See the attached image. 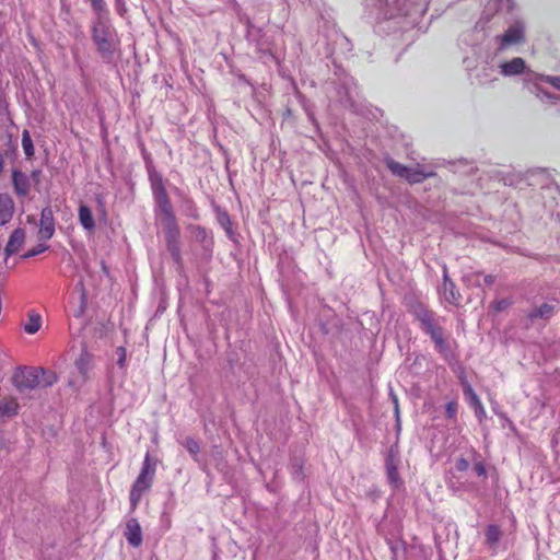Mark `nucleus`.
Instances as JSON below:
<instances>
[{
    "instance_id": "obj_33",
    "label": "nucleus",
    "mask_w": 560,
    "mask_h": 560,
    "mask_svg": "<svg viewBox=\"0 0 560 560\" xmlns=\"http://www.w3.org/2000/svg\"><path fill=\"white\" fill-rule=\"evenodd\" d=\"M296 97L301 104V106L303 107V109L305 110L308 119L312 121V122H315V118H314V114H313V110H312V106L310 104V102L306 100V97L301 94L300 92H296Z\"/></svg>"
},
{
    "instance_id": "obj_39",
    "label": "nucleus",
    "mask_w": 560,
    "mask_h": 560,
    "mask_svg": "<svg viewBox=\"0 0 560 560\" xmlns=\"http://www.w3.org/2000/svg\"><path fill=\"white\" fill-rule=\"evenodd\" d=\"M512 304V301L509 299H502L497 302H494V310L497 312H502L506 310Z\"/></svg>"
},
{
    "instance_id": "obj_4",
    "label": "nucleus",
    "mask_w": 560,
    "mask_h": 560,
    "mask_svg": "<svg viewBox=\"0 0 560 560\" xmlns=\"http://www.w3.org/2000/svg\"><path fill=\"white\" fill-rule=\"evenodd\" d=\"M158 459L147 453L139 476L133 482L130 490V505L131 510H136L142 494L148 491L152 483L156 471Z\"/></svg>"
},
{
    "instance_id": "obj_5",
    "label": "nucleus",
    "mask_w": 560,
    "mask_h": 560,
    "mask_svg": "<svg viewBox=\"0 0 560 560\" xmlns=\"http://www.w3.org/2000/svg\"><path fill=\"white\" fill-rule=\"evenodd\" d=\"M148 168V177L152 189V195L156 208V213L165 212L173 210V206L171 199L167 195L166 188L164 186L163 176L160 172H158L152 163L150 162L147 166Z\"/></svg>"
},
{
    "instance_id": "obj_36",
    "label": "nucleus",
    "mask_w": 560,
    "mask_h": 560,
    "mask_svg": "<svg viewBox=\"0 0 560 560\" xmlns=\"http://www.w3.org/2000/svg\"><path fill=\"white\" fill-rule=\"evenodd\" d=\"M115 354L117 357V365L120 368V369H125L126 368V359H127V352H126V348L125 347H118L115 351Z\"/></svg>"
},
{
    "instance_id": "obj_1",
    "label": "nucleus",
    "mask_w": 560,
    "mask_h": 560,
    "mask_svg": "<svg viewBox=\"0 0 560 560\" xmlns=\"http://www.w3.org/2000/svg\"><path fill=\"white\" fill-rule=\"evenodd\" d=\"M408 312L418 322L419 328L423 334L430 337L434 349L445 359L451 360L454 357L448 335L443 327L445 318L438 315L419 301H412L408 305Z\"/></svg>"
},
{
    "instance_id": "obj_44",
    "label": "nucleus",
    "mask_w": 560,
    "mask_h": 560,
    "mask_svg": "<svg viewBox=\"0 0 560 560\" xmlns=\"http://www.w3.org/2000/svg\"><path fill=\"white\" fill-rule=\"evenodd\" d=\"M186 203H187V209H188V211H189L190 215H191L192 218H195V219H198L197 208H196V206H195L194 201H192V200H190V199H188V200L186 201Z\"/></svg>"
},
{
    "instance_id": "obj_10",
    "label": "nucleus",
    "mask_w": 560,
    "mask_h": 560,
    "mask_svg": "<svg viewBox=\"0 0 560 560\" xmlns=\"http://www.w3.org/2000/svg\"><path fill=\"white\" fill-rule=\"evenodd\" d=\"M188 229L195 241L201 244L202 248L206 252L211 253L214 245L211 232H209L206 228L201 225H189Z\"/></svg>"
},
{
    "instance_id": "obj_41",
    "label": "nucleus",
    "mask_w": 560,
    "mask_h": 560,
    "mask_svg": "<svg viewBox=\"0 0 560 560\" xmlns=\"http://www.w3.org/2000/svg\"><path fill=\"white\" fill-rule=\"evenodd\" d=\"M468 467H469V462L464 457H460L455 462V468L458 471H466L468 469Z\"/></svg>"
},
{
    "instance_id": "obj_20",
    "label": "nucleus",
    "mask_w": 560,
    "mask_h": 560,
    "mask_svg": "<svg viewBox=\"0 0 560 560\" xmlns=\"http://www.w3.org/2000/svg\"><path fill=\"white\" fill-rule=\"evenodd\" d=\"M486 545H488L491 549H497L498 542L502 537L501 528L495 524H490L486 528Z\"/></svg>"
},
{
    "instance_id": "obj_21",
    "label": "nucleus",
    "mask_w": 560,
    "mask_h": 560,
    "mask_svg": "<svg viewBox=\"0 0 560 560\" xmlns=\"http://www.w3.org/2000/svg\"><path fill=\"white\" fill-rule=\"evenodd\" d=\"M435 176L434 172H425L422 168H408L405 179L410 184H419L424 179Z\"/></svg>"
},
{
    "instance_id": "obj_17",
    "label": "nucleus",
    "mask_w": 560,
    "mask_h": 560,
    "mask_svg": "<svg viewBox=\"0 0 560 560\" xmlns=\"http://www.w3.org/2000/svg\"><path fill=\"white\" fill-rule=\"evenodd\" d=\"M14 202L8 194H0V226L7 224L13 217Z\"/></svg>"
},
{
    "instance_id": "obj_15",
    "label": "nucleus",
    "mask_w": 560,
    "mask_h": 560,
    "mask_svg": "<svg viewBox=\"0 0 560 560\" xmlns=\"http://www.w3.org/2000/svg\"><path fill=\"white\" fill-rule=\"evenodd\" d=\"M25 240V232L23 229H15L9 237L5 245L4 253L7 256H12L19 252Z\"/></svg>"
},
{
    "instance_id": "obj_31",
    "label": "nucleus",
    "mask_w": 560,
    "mask_h": 560,
    "mask_svg": "<svg viewBox=\"0 0 560 560\" xmlns=\"http://www.w3.org/2000/svg\"><path fill=\"white\" fill-rule=\"evenodd\" d=\"M386 165L394 175L405 179L409 167L394 160H388Z\"/></svg>"
},
{
    "instance_id": "obj_45",
    "label": "nucleus",
    "mask_w": 560,
    "mask_h": 560,
    "mask_svg": "<svg viewBox=\"0 0 560 560\" xmlns=\"http://www.w3.org/2000/svg\"><path fill=\"white\" fill-rule=\"evenodd\" d=\"M395 413H396V428H397V434L400 432V419H399V408H398V400L395 399Z\"/></svg>"
},
{
    "instance_id": "obj_8",
    "label": "nucleus",
    "mask_w": 560,
    "mask_h": 560,
    "mask_svg": "<svg viewBox=\"0 0 560 560\" xmlns=\"http://www.w3.org/2000/svg\"><path fill=\"white\" fill-rule=\"evenodd\" d=\"M558 308L556 300L545 301L540 304H534L527 312L526 318L530 325L546 324L553 317Z\"/></svg>"
},
{
    "instance_id": "obj_9",
    "label": "nucleus",
    "mask_w": 560,
    "mask_h": 560,
    "mask_svg": "<svg viewBox=\"0 0 560 560\" xmlns=\"http://www.w3.org/2000/svg\"><path fill=\"white\" fill-rule=\"evenodd\" d=\"M55 233L54 212L50 207H45L40 212L38 238L39 241H48Z\"/></svg>"
},
{
    "instance_id": "obj_23",
    "label": "nucleus",
    "mask_w": 560,
    "mask_h": 560,
    "mask_svg": "<svg viewBox=\"0 0 560 560\" xmlns=\"http://www.w3.org/2000/svg\"><path fill=\"white\" fill-rule=\"evenodd\" d=\"M462 386L464 396L471 408H475L482 404L468 381L462 380Z\"/></svg>"
},
{
    "instance_id": "obj_12",
    "label": "nucleus",
    "mask_w": 560,
    "mask_h": 560,
    "mask_svg": "<svg viewBox=\"0 0 560 560\" xmlns=\"http://www.w3.org/2000/svg\"><path fill=\"white\" fill-rule=\"evenodd\" d=\"M400 464V458H386L385 457V470L388 483L397 489L402 486V480L398 474V466Z\"/></svg>"
},
{
    "instance_id": "obj_43",
    "label": "nucleus",
    "mask_w": 560,
    "mask_h": 560,
    "mask_svg": "<svg viewBox=\"0 0 560 560\" xmlns=\"http://www.w3.org/2000/svg\"><path fill=\"white\" fill-rule=\"evenodd\" d=\"M474 470L478 476L486 477L487 475L486 466L482 462L476 463L474 466Z\"/></svg>"
},
{
    "instance_id": "obj_30",
    "label": "nucleus",
    "mask_w": 560,
    "mask_h": 560,
    "mask_svg": "<svg viewBox=\"0 0 560 560\" xmlns=\"http://www.w3.org/2000/svg\"><path fill=\"white\" fill-rule=\"evenodd\" d=\"M393 560H405L406 546L404 541H389Z\"/></svg>"
},
{
    "instance_id": "obj_7",
    "label": "nucleus",
    "mask_w": 560,
    "mask_h": 560,
    "mask_svg": "<svg viewBox=\"0 0 560 560\" xmlns=\"http://www.w3.org/2000/svg\"><path fill=\"white\" fill-rule=\"evenodd\" d=\"M43 368H20L12 380L19 392L32 390L39 387V375Z\"/></svg>"
},
{
    "instance_id": "obj_50",
    "label": "nucleus",
    "mask_w": 560,
    "mask_h": 560,
    "mask_svg": "<svg viewBox=\"0 0 560 560\" xmlns=\"http://www.w3.org/2000/svg\"><path fill=\"white\" fill-rule=\"evenodd\" d=\"M285 115L290 116L291 115V109L288 108L287 112H285Z\"/></svg>"
},
{
    "instance_id": "obj_47",
    "label": "nucleus",
    "mask_w": 560,
    "mask_h": 560,
    "mask_svg": "<svg viewBox=\"0 0 560 560\" xmlns=\"http://www.w3.org/2000/svg\"><path fill=\"white\" fill-rule=\"evenodd\" d=\"M495 281V277L492 275H487L483 277V282L486 285H492Z\"/></svg>"
},
{
    "instance_id": "obj_2",
    "label": "nucleus",
    "mask_w": 560,
    "mask_h": 560,
    "mask_svg": "<svg viewBox=\"0 0 560 560\" xmlns=\"http://www.w3.org/2000/svg\"><path fill=\"white\" fill-rule=\"evenodd\" d=\"M91 38L102 60L105 63L114 62L115 54L119 50L120 40L117 31L109 21V15L92 20Z\"/></svg>"
},
{
    "instance_id": "obj_25",
    "label": "nucleus",
    "mask_w": 560,
    "mask_h": 560,
    "mask_svg": "<svg viewBox=\"0 0 560 560\" xmlns=\"http://www.w3.org/2000/svg\"><path fill=\"white\" fill-rule=\"evenodd\" d=\"M42 327V317L37 313H32L28 315V320L24 324L25 332L30 335L36 334Z\"/></svg>"
},
{
    "instance_id": "obj_49",
    "label": "nucleus",
    "mask_w": 560,
    "mask_h": 560,
    "mask_svg": "<svg viewBox=\"0 0 560 560\" xmlns=\"http://www.w3.org/2000/svg\"><path fill=\"white\" fill-rule=\"evenodd\" d=\"M2 168H3V158L0 154V172L2 171Z\"/></svg>"
},
{
    "instance_id": "obj_52",
    "label": "nucleus",
    "mask_w": 560,
    "mask_h": 560,
    "mask_svg": "<svg viewBox=\"0 0 560 560\" xmlns=\"http://www.w3.org/2000/svg\"><path fill=\"white\" fill-rule=\"evenodd\" d=\"M502 418L505 419V421H509V418H506L504 415H501Z\"/></svg>"
},
{
    "instance_id": "obj_3",
    "label": "nucleus",
    "mask_w": 560,
    "mask_h": 560,
    "mask_svg": "<svg viewBox=\"0 0 560 560\" xmlns=\"http://www.w3.org/2000/svg\"><path fill=\"white\" fill-rule=\"evenodd\" d=\"M164 231L166 248L176 265V270L182 273L184 271V260L180 250V230L175 217L174 210L156 213Z\"/></svg>"
},
{
    "instance_id": "obj_28",
    "label": "nucleus",
    "mask_w": 560,
    "mask_h": 560,
    "mask_svg": "<svg viewBox=\"0 0 560 560\" xmlns=\"http://www.w3.org/2000/svg\"><path fill=\"white\" fill-rule=\"evenodd\" d=\"M303 460L301 458H293L290 464L291 475L294 480L302 481L305 477L303 471Z\"/></svg>"
},
{
    "instance_id": "obj_16",
    "label": "nucleus",
    "mask_w": 560,
    "mask_h": 560,
    "mask_svg": "<svg viewBox=\"0 0 560 560\" xmlns=\"http://www.w3.org/2000/svg\"><path fill=\"white\" fill-rule=\"evenodd\" d=\"M525 67V60L521 57H515L510 61L503 62L500 66V72L505 77L517 75L524 72Z\"/></svg>"
},
{
    "instance_id": "obj_34",
    "label": "nucleus",
    "mask_w": 560,
    "mask_h": 560,
    "mask_svg": "<svg viewBox=\"0 0 560 560\" xmlns=\"http://www.w3.org/2000/svg\"><path fill=\"white\" fill-rule=\"evenodd\" d=\"M22 147L26 156H32L34 154L33 142L27 131L23 132Z\"/></svg>"
},
{
    "instance_id": "obj_24",
    "label": "nucleus",
    "mask_w": 560,
    "mask_h": 560,
    "mask_svg": "<svg viewBox=\"0 0 560 560\" xmlns=\"http://www.w3.org/2000/svg\"><path fill=\"white\" fill-rule=\"evenodd\" d=\"M19 404L13 398L0 399V416H14L18 413Z\"/></svg>"
},
{
    "instance_id": "obj_29",
    "label": "nucleus",
    "mask_w": 560,
    "mask_h": 560,
    "mask_svg": "<svg viewBox=\"0 0 560 560\" xmlns=\"http://www.w3.org/2000/svg\"><path fill=\"white\" fill-rule=\"evenodd\" d=\"M90 2L91 9L95 14V18L107 16L109 15V11L105 0H88Z\"/></svg>"
},
{
    "instance_id": "obj_38",
    "label": "nucleus",
    "mask_w": 560,
    "mask_h": 560,
    "mask_svg": "<svg viewBox=\"0 0 560 560\" xmlns=\"http://www.w3.org/2000/svg\"><path fill=\"white\" fill-rule=\"evenodd\" d=\"M386 458H400V452H399V443L398 439L394 444L390 445V447L387 451Z\"/></svg>"
},
{
    "instance_id": "obj_26",
    "label": "nucleus",
    "mask_w": 560,
    "mask_h": 560,
    "mask_svg": "<svg viewBox=\"0 0 560 560\" xmlns=\"http://www.w3.org/2000/svg\"><path fill=\"white\" fill-rule=\"evenodd\" d=\"M182 445L187 450V452L191 455V457L195 460H198V454L200 452V445H199V442L197 440H195L191 436H186L183 440Z\"/></svg>"
},
{
    "instance_id": "obj_42",
    "label": "nucleus",
    "mask_w": 560,
    "mask_h": 560,
    "mask_svg": "<svg viewBox=\"0 0 560 560\" xmlns=\"http://www.w3.org/2000/svg\"><path fill=\"white\" fill-rule=\"evenodd\" d=\"M474 410H475L476 418L479 420V422H482L483 419L486 418V410L483 408V405L481 404V405L475 407Z\"/></svg>"
},
{
    "instance_id": "obj_14",
    "label": "nucleus",
    "mask_w": 560,
    "mask_h": 560,
    "mask_svg": "<svg viewBox=\"0 0 560 560\" xmlns=\"http://www.w3.org/2000/svg\"><path fill=\"white\" fill-rule=\"evenodd\" d=\"M12 184L14 191L20 197H25L31 188L30 178L19 170L12 171Z\"/></svg>"
},
{
    "instance_id": "obj_40",
    "label": "nucleus",
    "mask_w": 560,
    "mask_h": 560,
    "mask_svg": "<svg viewBox=\"0 0 560 560\" xmlns=\"http://www.w3.org/2000/svg\"><path fill=\"white\" fill-rule=\"evenodd\" d=\"M116 12L124 16L127 12L126 1L125 0H114Z\"/></svg>"
},
{
    "instance_id": "obj_35",
    "label": "nucleus",
    "mask_w": 560,
    "mask_h": 560,
    "mask_svg": "<svg viewBox=\"0 0 560 560\" xmlns=\"http://www.w3.org/2000/svg\"><path fill=\"white\" fill-rule=\"evenodd\" d=\"M458 404L455 400L445 405V416L447 419L455 420L457 417Z\"/></svg>"
},
{
    "instance_id": "obj_11",
    "label": "nucleus",
    "mask_w": 560,
    "mask_h": 560,
    "mask_svg": "<svg viewBox=\"0 0 560 560\" xmlns=\"http://www.w3.org/2000/svg\"><path fill=\"white\" fill-rule=\"evenodd\" d=\"M125 537L132 547H139L142 544V529L137 518L127 521Z\"/></svg>"
},
{
    "instance_id": "obj_32",
    "label": "nucleus",
    "mask_w": 560,
    "mask_h": 560,
    "mask_svg": "<svg viewBox=\"0 0 560 560\" xmlns=\"http://www.w3.org/2000/svg\"><path fill=\"white\" fill-rule=\"evenodd\" d=\"M57 382L56 373L43 369V373L39 375V387H50Z\"/></svg>"
},
{
    "instance_id": "obj_46",
    "label": "nucleus",
    "mask_w": 560,
    "mask_h": 560,
    "mask_svg": "<svg viewBox=\"0 0 560 560\" xmlns=\"http://www.w3.org/2000/svg\"><path fill=\"white\" fill-rule=\"evenodd\" d=\"M42 172L39 170H35L32 172L31 177L35 182V184H38L40 180Z\"/></svg>"
},
{
    "instance_id": "obj_13",
    "label": "nucleus",
    "mask_w": 560,
    "mask_h": 560,
    "mask_svg": "<svg viewBox=\"0 0 560 560\" xmlns=\"http://www.w3.org/2000/svg\"><path fill=\"white\" fill-rule=\"evenodd\" d=\"M443 294L445 300L454 305H457L462 299L459 291L456 289L455 283L451 280L447 269L444 268L443 272Z\"/></svg>"
},
{
    "instance_id": "obj_48",
    "label": "nucleus",
    "mask_w": 560,
    "mask_h": 560,
    "mask_svg": "<svg viewBox=\"0 0 560 560\" xmlns=\"http://www.w3.org/2000/svg\"><path fill=\"white\" fill-rule=\"evenodd\" d=\"M77 287H80V289H81V291H82V300H84V299H85V292H84L83 283H82V282H79V283L77 284Z\"/></svg>"
},
{
    "instance_id": "obj_51",
    "label": "nucleus",
    "mask_w": 560,
    "mask_h": 560,
    "mask_svg": "<svg viewBox=\"0 0 560 560\" xmlns=\"http://www.w3.org/2000/svg\"><path fill=\"white\" fill-rule=\"evenodd\" d=\"M217 559H218V555L214 552L213 560H217Z\"/></svg>"
},
{
    "instance_id": "obj_18",
    "label": "nucleus",
    "mask_w": 560,
    "mask_h": 560,
    "mask_svg": "<svg viewBox=\"0 0 560 560\" xmlns=\"http://www.w3.org/2000/svg\"><path fill=\"white\" fill-rule=\"evenodd\" d=\"M524 38L523 27L520 25L510 26L501 37L503 46L521 43Z\"/></svg>"
},
{
    "instance_id": "obj_27",
    "label": "nucleus",
    "mask_w": 560,
    "mask_h": 560,
    "mask_svg": "<svg viewBox=\"0 0 560 560\" xmlns=\"http://www.w3.org/2000/svg\"><path fill=\"white\" fill-rule=\"evenodd\" d=\"M546 82L550 83L553 88L560 90V77H546ZM542 101L547 100L551 103H556L557 101H560V97L551 94L549 92H542L541 97Z\"/></svg>"
},
{
    "instance_id": "obj_37",
    "label": "nucleus",
    "mask_w": 560,
    "mask_h": 560,
    "mask_svg": "<svg viewBox=\"0 0 560 560\" xmlns=\"http://www.w3.org/2000/svg\"><path fill=\"white\" fill-rule=\"evenodd\" d=\"M48 248L49 247L46 244H38L35 247H33L32 249H30L27 253H25L23 257L24 258L35 257V256L46 252Z\"/></svg>"
},
{
    "instance_id": "obj_22",
    "label": "nucleus",
    "mask_w": 560,
    "mask_h": 560,
    "mask_svg": "<svg viewBox=\"0 0 560 560\" xmlns=\"http://www.w3.org/2000/svg\"><path fill=\"white\" fill-rule=\"evenodd\" d=\"M79 221L86 231H92L95 228V221L91 209L85 205L79 207Z\"/></svg>"
},
{
    "instance_id": "obj_19",
    "label": "nucleus",
    "mask_w": 560,
    "mask_h": 560,
    "mask_svg": "<svg viewBox=\"0 0 560 560\" xmlns=\"http://www.w3.org/2000/svg\"><path fill=\"white\" fill-rule=\"evenodd\" d=\"M217 221L222 226V229L225 231L226 236L231 241H235V232L232 229V221L230 218V214L220 208L217 209Z\"/></svg>"
},
{
    "instance_id": "obj_6",
    "label": "nucleus",
    "mask_w": 560,
    "mask_h": 560,
    "mask_svg": "<svg viewBox=\"0 0 560 560\" xmlns=\"http://www.w3.org/2000/svg\"><path fill=\"white\" fill-rule=\"evenodd\" d=\"M93 369V354L85 348L74 361V369L70 374L68 385L78 390L90 380V373Z\"/></svg>"
}]
</instances>
